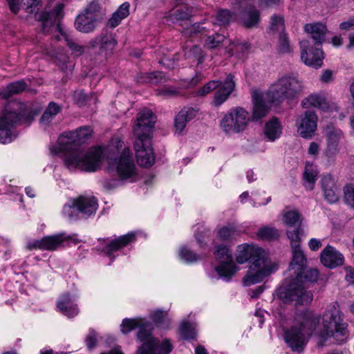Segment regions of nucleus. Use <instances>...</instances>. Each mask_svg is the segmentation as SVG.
<instances>
[{
    "instance_id": "1",
    "label": "nucleus",
    "mask_w": 354,
    "mask_h": 354,
    "mask_svg": "<svg viewBox=\"0 0 354 354\" xmlns=\"http://www.w3.org/2000/svg\"><path fill=\"white\" fill-rule=\"evenodd\" d=\"M92 134L89 127H82L75 131L64 132L58 138L57 145H50V151L53 154L64 153V162L70 169L94 172L99 169L104 160L103 149L94 147L84 151L81 145Z\"/></svg>"
},
{
    "instance_id": "2",
    "label": "nucleus",
    "mask_w": 354,
    "mask_h": 354,
    "mask_svg": "<svg viewBox=\"0 0 354 354\" xmlns=\"http://www.w3.org/2000/svg\"><path fill=\"white\" fill-rule=\"evenodd\" d=\"M236 261L239 264L247 262L252 258L254 260L249 267L247 274L243 278L246 286L258 283L277 269V265L261 256L262 250L248 244L239 245L236 250Z\"/></svg>"
},
{
    "instance_id": "3",
    "label": "nucleus",
    "mask_w": 354,
    "mask_h": 354,
    "mask_svg": "<svg viewBox=\"0 0 354 354\" xmlns=\"http://www.w3.org/2000/svg\"><path fill=\"white\" fill-rule=\"evenodd\" d=\"M293 279L287 286L278 290L279 297L285 303L295 301L296 305L308 304L313 300V294L306 290L310 284L317 282L319 271L316 268L303 270L291 276Z\"/></svg>"
},
{
    "instance_id": "4",
    "label": "nucleus",
    "mask_w": 354,
    "mask_h": 354,
    "mask_svg": "<svg viewBox=\"0 0 354 354\" xmlns=\"http://www.w3.org/2000/svg\"><path fill=\"white\" fill-rule=\"evenodd\" d=\"M320 317L308 310L296 313L294 324L284 330V339L293 351L300 352L319 324Z\"/></svg>"
},
{
    "instance_id": "5",
    "label": "nucleus",
    "mask_w": 354,
    "mask_h": 354,
    "mask_svg": "<svg viewBox=\"0 0 354 354\" xmlns=\"http://www.w3.org/2000/svg\"><path fill=\"white\" fill-rule=\"evenodd\" d=\"M63 10V3H59L49 11L46 8L45 11L38 14L37 17L42 21L44 32H48L49 28L55 26V29L59 32V35H56L57 39H64L73 54L76 56L81 55L84 52V47L77 43L70 34L64 31L60 25V21L64 17Z\"/></svg>"
},
{
    "instance_id": "6",
    "label": "nucleus",
    "mask_w": 354,
    "mask_h": 354,
    "mask_svg": "<svg viewBox=\"0 0 354 354\" xmlns=\"http://www.w3.org/2000/svg\"><path fill=\"white\" fill-rule=\"evenodd\" d=\"M302 82L293 74H285L279 77L269 88L267 95L272 102L292 100L303 92Z\"/></svg>"
},
{
    "instance_id": "7",
    "label": "nucleus",
    "mask_w": 354,
    "mask_h": 354,
    "mask_svg": "<svg viewBox=\"0 0 354 354\" xmlns=\"http://www.w3.org/2000/svg\"><path fill=\"white\" fill-rule=\"evenodd\" d=\"M323 337H332L337 342H342L348 336L347 324L344 322L337 304L328 306L323 315Z\"/></svg>"
},
{
    "instance_id": "8",
    "label": "nucleus",
    "mask_w": 354,
    "mask_h": 354,
    "mask_svg": "<svg viewBox=\"0 0 354 354\" xmlns=\"http://www.w3.org/2000/svg\"><path fill=\"white\" fill-rule=\"evenodd\" d=\"M98 208L97 201L95 197L80 196L72 198L62 209L63 216L71 221L81 218H88L95 214Z\"/></svg>"
},
{
    "instance_id": "9",
    "label": "nucleus",
    "mask_w": 354,
    "mask_h": 354,
    "mask_svg": "<svg viewBox=\"0 0 354 354\" xmlns=\"http://www.w3.org/2000/svg\"><path fill=\"white\" fill-rule=\"evenodd\" d=\"M236 82L234 75L229 73L226 75L223 82L220 80H211L195 91L196 95L205 96L212 91L216 90L212 104L218 107L227 100L231 94L235 90Z\"/></svg>"
},
{
    "instance_id": "10",
    "label": "nucleus",
    "mask_w": 354,
    "mask_h": 354,
    "mask_svg": "<svg viewBox=\"0 0 354 354\" xmlns=\"http://www.w3.org/2000/svg\"><path fill=\"white\" fill-rule=\"evenodd\" d=\"M251 120L249 112L241 106L230 109L220 121V127L226 134L239 133L248 127Z\"/></svg>"
},
{
    "instance_id": "11",
    "label": "nucleus",
    "mask_w": 354,
    "mask_h": 354,
    "mask_svg": "<svg viewBox=\"0 0 354 354\" xmlns=\"http://www.w3.org/2000/svg\"><path fill=\"white\" fill-rule=\"evenodd\" d=\"M21 104L17 102L10 103L4 109L0 116V142L6 144L12 141V129L21 123L23 115L18 111Z\"/></svg>"
},
{
    "instance_id": "12",
    "label": "nucleus",
    "mask_w": 354,
    "mask_h": 354,
    "mask_svg": "<svg viewBox=\"0 0 354 354\" xmlns=\"http://www.w3.org/2000/svg\"><path fill=\"white\" fill-rule=\"evenodd\" d=\"M108 170L115 171L122 180H131L136 176V168L129 148H124L118 157L109 161Z\"/></svg>"
},
{
    "instance_id": "13",
    "label": "nucleus",
    "mask_w": 354,
    "mask_h": 354,
    "mask_svg": "<svg viewBox=\"0 0 354 354\" xmlns=\"http://www.w3.org/2000/svg\"><path fill=\"white\" fill-rule=\"evenodd\" d=\"M102 19L100 6L96 2L88 5L84 12L79 15L75 21V28L83 33L94 31Z\"/></svg>"
},
{
    "instance_id": "14",
    "label": "nucleus",
    "mask_w": 354,
    "mask_h": 354,
    "mask_svg": "<svg viewBox=\"0 0 354 354\" xmlns=\"http://www.w3.org/2000/svg\"><path fill=\"white\" fill-rule=\"evenodd\" d=\"M214 254L216 259L220 263V265L215 269L217 274L221 278L229 281L237 270L230 249L224 245H218Z\"/></svg>"
},
{
    "instance_id": "15",
    "label": "nucleus",
    "mask_w": 354,
    "mask_h": 354,
    "mask_svg": "<svg viewBox=\"0 0 354 354\" xmlns=\"http://www.w3.org/2000/svg\"><path fill=\"white\" fill-rule=\"evenodd\" d=\"M326 147L324 155L329 163H333L340 151V142L344 138L342 131L333 125H327L324 129Z\"/></svg>"
},
{
    "instance_id": "16",
    "label": "nucleus",
    "mask_w": 354,
    "mask_h": 354,
    "mask_svg": "<svg viewBox=\"0 0 354 354\" xmlns=\"http://www.w3.org/2000/svg\"><path fill=\"white\" fill-rule=\"evenodd\" d=\"M156 117L151 110L142 109L137 115V123L133 127L136 138H151Z\"/></svg>"
},
{
    "instance_id": "17",
    "label": "nucleus",
    "mask_w": 354,
    "mask_h": 354,
    "mask_svg": "<svg viewBox=\"0 0 354 354\" xmlns=\"http://www.w3.org/2000/svg\"><path fill=\"white\" fill-rule=\"evenodd\" d=\"M151 138H136L134 148L138 163L144 167L152 166L155 162Z\"/></svg>"
},
{
    "instance_id": "18",
    "label": "nucleus",
    "mask_w": 354,
    "mask_h": 354,
    "mask_svg": "<svg viewBox=\"0 0 354 354\" xmlns=\"http://www.w3.org/2000/svg\"><path fill=\"white\" fill-rule=\"evenodd\" d=\"M317 116L315 111L307 110L296 120L298 133L304 138L310 139L317 128Z\"/></svg>"
},
{
    "instance_id": "19",
    "label": "nucleus",
    "mask_w": 354,
    "mask_h": 354,
    "mask_svg": "<svg viewBox=\"0 0 354 354\" xmlns=\"http://www.w3.org/2000/svg\"><path fill=\"white\" fill-rule=\"evenodd\" d=\"M301 59L307 66L319 68L323 64V52L318 47H310L309 41L304 40L300 42Z\"/></svg>"
},
{
    "instance_id": "20",
    "label": "nucleus",
    "mask_w": 354,
    "mask_h": 354,
    "mask_svg": "<svg viewBox=\"0 0 354 354\" xmlns=\"http://www.w3.org/2000/svg\"><path fill=\"white\" fill-rule=\"evenodd\" d=\"M320 261L325 267L334 268L344 263V257L334 247L328 245L320 253Z\"/></svg>"
},
{
    "instance_id": "21",
    "label": "nucleus",
    "mask_w": 354,
    "mask_h": 354,
    "mask_svg": "<svg viewBox=\"0 0 354 354\" xmlns=\"http://www.w3.org/2000/svg\"><path fill=\"white\" fill-rule=\"evenodd\" d=\"M136 234L135 232H130L112 240L104 248L103 252L106 256L111 257V263L115 257V256L113 255L114 252L136 241Z\"/></svg>"
},
{
    "instance_id": "22",
    "label": "nucleus",
    "mask_w": 354,
    "mask_h": 354,
    "mask_svg": "<svg viewBox=\"0 0 354 354\" xmlns=\"http://www.w3.org/2000/svg\"><path fill=\"white\" fill-rule=\"evenodd\" d=\"M172 350L170 342L167 339L161 344L157 339L151 343H145L137 351V354H169Z\"/></svg>"
},
{
    "instance_id": "23",
    "label": "nucleus",
    "mask_w": 354,
    "mask_h": 354,
    "mask_svg": "<svg viewBox=\"0 0 354 354\" xmlns=\"http://www.w3.org/2000/svg\"><path fill=\"white\" fill-rule=\"evenodd\" d=\"M253 109L251 120L258 121L264 118L269 112V107L263 99V95L260 91H254L252 93Z\"/></svg>"
},
{
    "instance_id": "24",
    "label": "nucleus",
    "mask_w": 354,
    "mask_h": 354,
    "mask_svg": "<svg viewBox=\"0 0 354 354\" xmlns=\"http://www.w3.org/2000/svg\"><path fill=\"white\" fill-rule=\"evenodd\" d=\"M321 185L325 199L331 203L337 202L339 198L337 187L333 176L330 174L324 176L321 180Z\"/></svg>"
},
{
    "instance_id": "25",
    "label": "nucleus",
    "mask_w": 354,
    "mask_h": 354,
    "mask_svg": "<svg viewBox=\"0 0 354 354\" xmlns=\"http://www.w3.org/2000/svg\"><path fill=\"white\" fill-rule=\"evenodd\" d=\"M57 308L64 315L68 317L76 316L78 313L77 304L68 294H63L57 301Z\"/></svg>"
},
{
    "instance_id": "26",
    "label": "nucleus",
    "mask_w": 354,
    "mask_h": 354,
    "mask_svg": "<svg viewBox=\"0 0 354 354\" xmlns=\"http://www.w3.org/2000/svg\"><path fill=\"white\" fill-rule=\"evenodd\" d=\"M116 44L117 41L115 35L107 32H102L100 35L89 42L91 47H99L103 50H112Z\"/></svg>"
},
{
    "instance_id": "27",
    "label": "nucleus",
    "mask_w": 354,
    "mask_h": 354,
    "mask_svg": "<svg viewBox=\"0 0 354 354\" xmlns=\"http://www.w3.org/2000/svg\"><path fill=\"white\" fill-rule=\"evenodd\" d=\"M196 115V110L192 107H184L175 117L174 127L176 131L180 133L185 128L188 122Z\"/></svg>"
},
{
    "instance_id": "28",
    "label": "nucleus",
    "mask_w": 354,
    "mask_h": 354,
    "mask_svg": "<svg viewBox=\"0 0 354 354\" xmlns=\"http://www.w3.org/2000/svg\"><path fill=\"white\" fill-rule=\"evenodd\" d=\"M292 259L289 266V275L302 272L306 266V259L301 248L292 249Z\"/></svg>"
},
{
    "instance_id": "29",
    "label": "nucleus",
    "mask_w": 354,
    "mask_h": 354,
    "mask_svg": "<svg viewBox=\"0 0 354 354\" xmlns=\"http://www.w3.org/2000/svg\"><path fill=\"white\" fill-rule=\"evenodd\" d=\"M71 239V236L62 232L42 238V250H56L61 247L64 242Z\"/></svg>"
},
{
    "instance_id": "30",
    "label": "nucleus",
    "mask_w": 354,
    "mask_h": 354,
    "mask_svg": "<svg viewBox=\"0 0 354 354\" xmlns=\"http://www.w3.org/2000/svg\"><path fill=\"white\" fill-rule=\"evenodd\" d=\"M304 30L311 35L316 44L321 45L325 40L326 26L324 24L319 22L306 24L304 26Z\"/></svg>"
},
{
    "instance_id": "31",
    "label": "nucleus",
    "mask_w": 354,
    "mask_h": 354,
    "mask_svg": "<svg viewBox=\"0 0 354 354\" xmlns=\"http://www.w3.org/2000/svg\"><path fill=\"white\" fill-rule=\"evenodd\" d=\"M282 133V126L280 121L273 118L266 122L264 134L266 138L271 142L278 139Z\"/></svg>"
},
{
    "instance_id": "32",
    "label": "nucleus",
    "mask_w": 354,
    "mask_h": 354,
    "mask_svg": "<svg viewBox=\"0 0 354 354\" xmlns=\"http://www.w3.org/2000/svg\"><path fill=\"white\" fill-rule=\"evenodd\" d=\"M303 106L308 108L313 106L322 110H326L329 107L328 102L324 94L313 93L302 101Z\"/></svg>"
},
{
    "instance_id": "33",
    "label": "nucleus",
    "mask_w": 354,
    "mask_h": 354,
    "mask_svg": "<svg viewBox=\"0 0 354 354\" xmlns=\"http://www.w3.org/2000/svg\"><path fill=\"white\" fill-rule=\"evenodd\" d=\"M241 19L247 28L257 27L260 22L259 11L253 7L249 8L242 13Z\"/></svg>"
},
{
    "instance_id": "34",
    "label": "nucleus",
    "mask_w": 354,
    "mask_h": 354,
    "mask_svg": "<svg viewBox=\"0 0 354 354\" xmlns=\"http://www.w3.org/2000/svg\"><path fill=\"white\" fill-rule=\"evenodd\" d=\"M318 171L313 163L307 162L303 174L304 185L306 189L313 190L315 187Z\"/></svg>"
},
{
    "instance_id": "35",
    "label": "nucleus",
    "mask_w": 354,
    "mask_h": 354,
    "mask_svg": "<svg viewBox=\"0 0 354 354\" xmlns=\"http://www.w3.org/2000/svg\"><path fill=\"white\" fill-rule=\"evenodd\" d=\"M242 232L241 228L235 223H229L218 229L217 236L223 241H227L239 236Z\"/></svg>"
},
{
    "instance_id": "36",
    "label": "nucleus",
    "mask_w": 354,
    "mask_h": 354,
    "mask_svg": "<svg viewBox=\"0 0 354 354\" xmlns=\"http://www.w3.org/2000/svg\"><path fill=\"white\" fill-rule=\"evenodd\" d=\"M129 7L130 5L128 2L121 4L117 10L112 14L108 21L107 26L111 28L118 26L121 21L129 15Z\"/></svg>"
},
{
    "instance_id": "37",
    "label": "nucleus",
    "mask_w": 354,
    "mask_h": 354,
    "mask_svg": "<svg viewBox=\"0 0 354 354\" xmlns=\"http://www.w3.org/2000/svg\"><path fill=\"white\" fill-rule=\"evenodd\" d=\"M27 84L24 80L17 81L8 84L0 92V96L3 99H8L14 95H17L25 91Z\"/></svg>"
},
{
    "instance_id": "38",
    "label": "nucleus",
    "mask_w": 354,
    "mask_h": 354,
    "mask_svg": "<svg viewBox=\"0 0 354 354\" xmlns=\"http://www.w3.org/2000/svg\"><path fill=\"white\" fill-rule=\"evenodd\" d=\"M62 107L54 102L48 104L47 108L40 118V123L44 126H49L55 117L61 111Z\"/></svg>"
},
{
    "instance_id": "39",
    "label": "nucleus",
    "mask_w": 354,
    "mask_h": 354,
    "mask_svg": "<svg viewBox=\"0 0 354 354\" xmlns=\"http://www.w3.org/2000/svg\"><path fill=\"white\" fill-rule=\"evenodd\" d=\"M288 239L290 240V243L292 249L301 248L300 243L301 241V236L303 235V230L301 226L295 228H288L286 230Z\"/></svg>"
},
{
    "instance_id": "40",
    "label": "nucleus",
    "mask_w": 354,
    "mask_h": 354,
    "mask_svg": "<svg viewBox=\"0 0 354 354\" xmlns=\"http://www.w3.org/2000/svg\"><path fill=\"white\" fill-rule=\"evenodd\" d=\"M214 26L213 24H194L187 27L185 30L186 35L189 36H194L195 35L201 34L203 35H207L210 32V28Z\"/></svg>"
},
{
    "instance_id": "41",
    "label": "nucleus",
    "mask_w": 354,
    "mask_h": 354,
    "mask_svg": "<svg viewBox=\"0 0 354 354\" xmlns=\"http://www.w3.org/2000/svg\"><path fill=\"white\" fill-rule=\"evenodd\" d=\"M138 332L137 333V337L139 341L143 342L142 345L145 343H151L154 342L156 339L151 336V325L149 323L140 324L138 326Z\"/></svg>"
},
{
    "instance_id": "42",
    "label": "nucleus",
    "mask_w": 354,
    "mask_h": 354,
    "mask_svg": "<svg viewBox=\"0 0 354 354\" xmlns=\"http://www.w3.org/2000/svg\"><path fill=\"white\" fill-rule=\"evenodd\" d=\"M283 221L288 228L293 229L301 226V215L295 210L288 211L283 214Z\"/></svg>"
},
{
    "instance_id": "43",
    "label": "nucleus",
    "mask_w": 354,
    "mask_h": 354,
    "mask_svg": "<svg viewBox=\"0 0 354 354\" xmlns=\"http://www.w3.org/2000/svg\"><path fill=\"white\" fill-rule=\"evenodd\" d=\"M191 16L192 9L187 6H179L169 14L171 19L176 21L187 20Z\"/></svg>"
},
{
    "instance_id": "44",
    "label": "nucleus",
    "mask_w": 354,
    "mask_h": 354,
    "mask_svg": "<svg viewBox=\"0 0 354 354\" xmlns=\"http://www.w3.org/2000/svg\"><path fill=\"white\" fill-rule=\"evenodd\" d=\"M257 236L259 239L262 240L272 241L279 238V231L272 227L264 226L261 227L257 233Z\"/></svg>"
},
{
    "instance_id": "45",
    "label": "nucleus",
    "mask_w": 354,
    "mask_h": 354,
    "mask_svg": "<svg viewBox=\"0 0 354 354\" xmlns=\"http://www.w3.org/2000/svg\"><path fill=\"white\" fill-rule=\"evenodd\" d=\"M151 319L158 327L167 328L169 326L170 319L166 311L156 310L153 312L151 315Z\"/></svg>"
},
{
    "instance_id": "46",
    "label": "nucleus",
    "mask_w": 354,
    "mask_h": 354,
    "mask_svg": "<svg viewBox=\"0 0 354 354\" xmlns=\"http://www.w3.org/2000/svg\"><path fill=\"white\" fill-rule=\"evenodd\" d=\"M234 15L227 9H219L216 15V24L225 26L229 24L234 19Z\"/></svg>"
},
{
    "instance_id": "47",
    "label": "nucleus",
    "mask_w": 354,
    "mask_h": 354,
    "mask_svg": "<svg viewBox=\"0 0 354 354\" xmlns=\"http://www.w3.org/2000/svg\"><path fill=\"white\" fill-rule=\"evenodd\" d=\"M277 50L281 54L290 53L292 51L289 38L285 32H281L279 36Z\"/></svg>"
},
{
    "instance_id": "48",
    "label": "nucleus",
    "mask_w": 354,
    "mask_h": 354,
    "mask_svg": "<svg viewBox=\"0 0 354 354\" xmlns=\"http://www.w3.org/2000/svg\"><path fill=\"white\" fill-rule=\"evenodd\" d=\"M225 39L223 35L215 33L209 36L205 43V46L209 49H214L220 46Z\"/></svg>"
},
{
    "instance_id": "49",
    "label": "nucleus",
    "mask_w": 354,
    "mask_h": 354,
    "mask_svg": "<svg viewBox=\"0 0 354 354\" xmlns=\"http://www.w3.org/2000/svg\"><path fill=\"white\" fill-rule=\"evenodd\" d=\"M140 320L137 319H124L121 324V332L124 334H128L129 332L138 327Z\"/></svg>"
},
{
    "instance_id": "50",
    "label": "nucleus",
    "mask_w": 354,
    "mask_h": 354,
    "mask_svg": "<svg viewBox=\"0 0 354 354\" xmlns=\"http://www.w3.org/2000/svg\"><path fill=\"white\" fill-rule=\"evenodd\" d=\"M179 254L180 259L187 263L195 262L200 259L198 255L185 247L180 248Z\"/></svg>"
},
{
    "instance_id": "51",
    "label": "nucleus",
    "mask_w": 354,
    "mask_h": 354,
    "mask_svg": "<svg viewBox=\"0 0 354 354\" xmlns=\"http://www.w3.org/2000/svg\"><path fill=\"white\" fill-rule=\"evenodd\" d=\"M180 333L181 336L185 339H192L195 336L194 326L192 324L185 322L181 324Z\"/></svg>"
},
{
    "instance_id": "52",
    "label": "nucleus",
    "mask_w": 354,
    "mask_h": 354,
    "mask_svg": "<svg viewBox=\"0 0 354 354\" xmlns=\"http://www.w3.org/2000/svg\"><path fill=\"white\" fill-rule=\"evenodd\" d=\"M155 93L157 96L167 98L177 95L179 93V91L173 86H165L156 90Z\"/></svg>"
},
{
    "instance_id": "53",
    "label": "nucleus",
    "mask_w": 354,
    "mask_h": 354,
    "mask_svg": "<svg viewBox=\"0 0 354 354\" xmlns=\"http://www.w3.org/2000/svg\"><path fill=\"white\" fill-rule=\"evenodd\" d=\"M284 27L283 18L279 15H273L271 17L270 28L273 30H282Z\"/></svg>"
},
{
    "instance_id": "54",
    "label": "nucleus",
    "mask_w": 354,
    "mask_h": 354,
    "mask_svg": "<svg viewBox=\"0 0 354 354\" xmlns=\"http://www.w3.org/2000/svg\"><path fill=\"white\" fill-rule=\"evenodd\" d=\"M149 77H147L149 80V83L155 85L165 83L167 81L165 74L161 71L151 73V76Z\"/></svg>"
},
{
    "instance_id": "55",
    "label": "nucleus",
    "mask_w": 354,
    "mask_h": 354,
    "mask_svg": "<svg viewBox=\"0 0 354 354\" xmlns=\"http://www.w3.org/2000/svg\"><path fill=\"white\" fill-rule=\"evenodd\" d=\"M344 200L346 204L354 208V187L346 186L344 187Z\"/></svg>"
},
{
    "instance_id": "56",
    "label": "nucleus",
    "mask_w": 354,
    "mask_h": 354,
    "mask_svg": "<svg viewBox=\"0 0 354 354\" xmlns=\"http://www.w3.org/2000/svg\"><path fill=\"white\" fill-rule=\"evenodd\" d=\"M23 3L24 6H26V10L28 13H35L37 14L39 8V1L38 0H23Z\"/></svg>"
},
{
    "instance_id": "57",
    "label": "nucleus",
    "mask_w": 354,
    "mask_h": 354,
    "mask_svg": "<svg viewBox=\"0 0 354 354\" xmlns=\"http://www.w3.org/2000/svg\"><path fill=\"white\" fill-rule=\"evenodd\" d=\"M251 45L248 41L233 44L232 50L241 53L243 55L248 54L250 50Z\"/></svg>"
},
{
    "instance_id": "58",
    "label": "nucleus",
    "mask_w": 354,
    "mask_h": 354,
    "mask_svg": "<svg viewBox=\"0 0 354 354\" xmlns=\"http://www.w3.org/2000/svg\"><path fill=\"white\" fill-rule=\"evenodd\" d=\"M96 333L93 329H90L85 342L88 349H93L96 344Z\"/></svg>"
},
{
    "instance_id": "59",
    "label": "nucleus",
    "mask_w": 354,
    "mask_h": 354,
    "mask_svg": "<svg viewBox=\"0 0 354 354\" xmlns=\"http://www.w3.org/2000/svg\"><path fill=\"white\" fill-rule=\"evenodd\" d=\"M201 228H202V230L201 232V234L199 233L200 227L198 228L197 232L195 233V238H196V241H198V244L201 247H203V244L205 241L206 237L208 236L209 230H205V229L203 228V227Z\"/></svg>"
},
{
    "instance_id": "60",
    "label": "nucleus",
    "mask_w": 354,
    "mask_h": 354,
    "mask_svg": "<svg viewBox=\"0 0 354 354\" xmlns=\"http://www.w3.org/2000/svg\"><path fill=\"white\" fill-rule=\"evenodd\" d=\"M322 245V241L319 239L313 238L308 241L309 248L312 251H317Z\"/></svg>"
},
{
    "instance_id": "61",
    "label": "nucleus",
    "mask_w": 354,
    "mask_h": 354,
    "mask_svg": "<svg viewBox=\"0 0 354 354\" xmlns=\"http://www.w3.org/2000/svg\"><path fill=\"white\" fill-rule=\"evenodd\" d=\"M339 28L344 30L354 29V18H350L339 24Z\"/></svg>"
},
{
    "instance_id": "62",
    "label": "nucleus",
    "mask_w": 354,
    "mask_h": 354,
    "mask_svg": "<svg viewBox=\"0 0 354 354\" xmlns=\"http://www.w3.org/2000/svg\"><path fill=\"white\" fill-rule=\"evenodd\" d=\"M43 239H39V240H34L32 241H30V242H28V244H27V248L30 250H33V249H39V250H42V246H43Z\"/></svg>"
},
{
    "instance_id": "63",
    "label": "nucleus",
    "mask_w": 354,
    "mask_h": 354,
    "mask_svg": "<svg viewBox=\"0 0 354 354\" xmlns=\"http://www.w3.org/2000/svg\"><path fill=\"white\" fill-rule=\"evenodd\" d=\"M321 81L324 83H329L333 80V71L330 70H325L320 78Z\"/></svg>"
},
{
    "instance_id": "64",
    "label": "nucleus",
    "mask_w": 354,
    "mask_h": 354,
    "mask_svg": "<svg viewBox=\"0 0 354 354\" xmlns=\"http://www.w3.org/2000/svg\"><path fill=\"white\" fill-rule=\"evenodd\" d=\"M319 145L317 142H312L308 147V152L311 156H317L319 151Z\"/></svg>"
}]
</instances>
